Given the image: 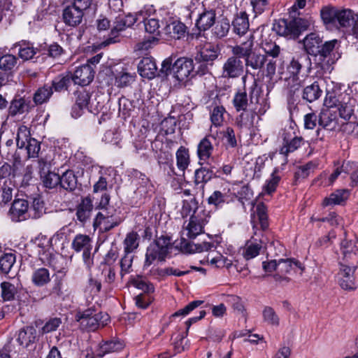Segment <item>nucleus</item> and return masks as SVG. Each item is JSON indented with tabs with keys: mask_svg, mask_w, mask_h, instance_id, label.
I'll return each instance as SVG.
<instances>
[{
	"mask_svg": "<svg viewBox=\"0 0 358 358\" xmlns=\"http://www.w3.org/2000/svg\"><path fill=\"white\" fill-rule=\"evenodd\" d=\"M154 11L155 9L153 8L152 6H145L143 10H140L138 13V17L139 16L143 17L145 29L146 32L158 35L160 32V25L159 20L155 18L145 17L146 15H150V14Z\"/></svg>",
	"mask_w": 358,
	"mask_h": 358,
	"instance_id": "nucleus-18",
	"label": "nucleus"
},
{
	"mask_svg": "<svg viewBox=\"0 0 358 358\" xmlns=\"http://www.w3.org/2000/svg\"><path fill=\"white\" fill-rule=\"evenodd\" d=\"M256 115L261 116L262 115L258 112H256V109L253 108L251 110H245L236 117V124L241 129H249L253 126L254 120Z\"/></svg>",
	"mask_w": 358,
	"mask_h": 358,
	"instance_id": "nucleus-28",
	"label": "nucleus"
},
{
	"mask_svg": "<svg viewBox=\"0 0 358 358\" xmlns=\"http://www.w3.org/2000/svg\"><path fill=\"white\" fill-rule=\"evenodd\" d=\"M336 43L337 40H332L323 43L322 38L316 32L308 34L303 39V48L306 52L313 56H319L322 61L330 55Z\"/></svg>",
	"mask_w": 358,
	"mask_h": 358,
	"instance_id": "nucleus-2",
	"label": "nucleus"
},
{
	"mask_svg": "<svg viewBox=\"0 0 358 358\" xmlns=\"http://www.w3.org/2000/svg\"><path fill=\"white\" fill-rule=\"evenodd\" d=\"M233 31L238 36L244 35L249 29V20L248 15L241 12L234 17L232 21Z\"/></svg>",
	"mask_w": 358,
	"mask_h": 358,
	"instance_id": "nucleus-30",
	"label": "nucleus"
},
{
	"mask_svg": "<svg viewBox=\"0 0 358 358\" xmlns=\"http://www.w3.org/2000/svg\"><path fill=\"white\" fill-rule=\"evenodd\" d=\"M354 101H341L337 107L339 115L345 120H349L354 113Z\"/></svg>",
	"mask_w": 358,
	"mask_h": 358,
	"instance_id": "nucleus-54",
	"label": "nucleus"
},
{
	"mask_svg": "<svg viewBox=\"0 0 358 358\" xmlns=\"http://www.w3.org/2000/svg\"><path fill=\"white\" fill-rule=\"evenodd\" d=\"M322 94L318 83L314 82L313 84L308 85L303 90L302 98L308 102H313L318 99Z\"/></svg>",
	"mask_w": 358,
	"mask_h": 358,
	"instance_id": "nucleus-35",
	"label": "nucleus"
},
{
	"mask_svg": "<svg viewBox=\"0 0 358 358\" xmlns=\"http://www.w3.org/2000/svg\"><path fill=\"white\" fill-rule=\"evenodd\" d=\"M278 169L275 168L271 176V178L266 181L264 185V189L267 194H270L274 192L276 189V187L280 180V176H278Z\"/></svg>",
	"mask_w": 358,
	"mask_h": 358,
	"instance_id": "nucleus-63",
	"label": "nucleus"
},
{
	"mask_svg": "<svg viewBox=\"0 0 358 358\" xmlns=\"http://www.w3.org/2000/svg\"><path fill=\"white\" fill-rule=\"evenodd\" d=\"M215 173L211 169L207 167H201L194 172V182L196 185H201V188L203 189L204 185L210 181Z\"/></svg>",
	"mask_w": 358,
	"mask_h": 358,
	"instance_id": "nucleus-32",
	"label": "nucleus"
},
{
	"mask_svg": "<svg viewBox=\"0 0 358 358\" xmlns=\"http://www.w3.org/2000/svg\"><path fill=\"white\" fill-rule=\"evenodd\" d=\"M85 108H87L90 110L92 108V103L91 102L90 94L85 91H80L76 94V104L72 109V116L78 117L81 115L80 112H76L77 108L83 110Z\"/></svg>",
	"mask_w": 358,
	"mask_h": 358,
	"instance_id": "nucleus-24",
	"label": "nucleus"
},
{
	"mask_svg": "<svg viewBox=\"0 0 358 358\" xmlns=\"http://www.w3.org/2000/svg\"><path fill=\"white\" fill-rule=\"evenodd\" d=\"M317 167V164L313 162H308L304 165L299 167L295 173V177L296 178H305L308 177L310 173H313Z\"/></svg>",
	"mask_w": 358,
	"mask_h": 358,
	"instance_id": "nucleus-62",
	"label": "nucleus"
},
{
	"mask_svg": "<svg viewBox=\"0 0 358 358\" xmlns=\"http://www.w3.org/2000/svg\"><path fill=\"white\" fill-rule=\"evenodd\" d=\"M310 25V22L308 20L301 17L281 19L274 24L273 29L280 36L294 39L302 31L307 30Z\"/></svg>",
	"mask_w": 358,
	"mask_h": 358,
	"instance_id": "nucleus-3",
	"label": "nucleus"
},
{
	"mask_svg": "<svg viewBox=\"0 0 358 358\" xmlns=\"http://www.w3.org/2000/svg\"><path fill=\"white\" fill-rule=\"evenodd\" d=\"M216 14L215 10H205L199 15L196 26L199 31H206L215 23Z\"/></svg>",
	"mask_w": 358,
	"mask_h": 358,
	"instance_id": "nucleus-27",
	"label": "nucleus"
},
{
	"mask_svg": "<svg viewBox=\"0 0 358 358\" xmlns=\"http://www.w3.org/2000/svg\"><path fill=\"white\" fill-rule=\"evenodd\" d=\"M50 280V272L45 268H40L35 270L31 275L32 282L38 287H42Z\"/></svg>",
	"mask_w": 358,
	"mask_h": 358,
	"instance_id": "nucleus-41",
	"label": "nucleus"
},
{
	"mask_svg": "<svg viewBox=\"0 0 358 358\" xmlns=\"http://www.w3.org/2000/svg\"><path fill=\"white\" fill-rule=\"evenodd\" d=\"M341 248L345 262H348L352 257H355V260L358 259V247L352 241L346 239L343 241Z\"/></svg>",
	"mask_w": 358,
	"mask_h": 358,
	"instance_id": "nucleus-40",
	"label": "nucleus"
},
{
	"mask_svg": "<svg viewBox=\"0 0 358 358\" xmlns=\"http://www.w3.org/2000/svg\"><path fill=\"white\" fill-rule=\"evenodd\" d=\"M124 252L125 253H131L138 246V235L136 232L129 233L124 241Z\"/></svg>",
	"mask_w": 358,
	"mask_h": 358,
	"instance_id": "nucleus-58",
	"label": "nucleus"
},
{
	"mask_svg": "<svg viewBox=\"0 0 358 358\" xmlns=\"http://www.w3.org/2000/svg\"><path fill=\"white\" fill-rule=\"evenodd\" d=\"M165 35L174 39H180L185 36L187 31L186 26L179 21H173L163 29Z\"/></svg>",
	"mask_w": 358,
	"mask_h": 358,
	"instance_id": "nucleus-25",
	"label": "nucleus"
},
{
	"mask_svg": "<svg viewBox=\"0 0 358 358\" xmlns=\"http://www.w3.org/2000/svg\"><path fill=\"white\" fill-rule=\"evenodd\" d=\"M255 213L262 229L266 230L268 227L266 206L263 203H259L256 206Z\"/></svg>",
	"mask_w": 358,
	"mask_h": 358,
	"instance_id": "nucleus-55",
	"label": "nucleus"
},
{
	"mask_svg": "<svg viewBox=\"0 0 358 358\" xmlns=\"http://www.w3.org/2000/svg\"><path fill=\"white\" fill-rule=\"evenodd\" d=\"M124 348V344L119 340H110L100 343L96 350L98 357H102L104 355L119 352Z\"/></svg>",
	"mask_w": 358,
	"mask_h": 358,
	"instance_id": "nucleus-23",
	"label": "nucleus"
},
{
	"mask_svg": "<svg viewBox=\"0 0 358 358\" xmlns=\"http://www.w3.org/2000/svg\"><path fill=\"white\" fill-rule=\"evenodd\" d=\"M181 248L187 252H201L203 251L212 250L215 248L213 243L203 242L202 243H194L183 241L180 243Z\"/></svg>",
	"mask_w": 358,
	"mask_h": 358,
	"instance_id": "nucleus-29",
	"label": "nucleus"
},
{
	"mask_svg": "<svg viewBox=\"0 0 358 358\" xmlns=\"http://www.w3.org/2000/svg\"><path fill=\"white\" fill-rule=\"evenodd\" d=\"M94 71L89 64L78 67L73 74H71V80L76 85L85 86L89 85L94 78Z\"/></svg>",
	"mask_w": 358,
	"mask_h": 358,
	"instance_id": "nucleus-15",
	"label": "nucleus"
},
{
	"mask_svg": "<svg viewBox=\"0 0 358 358\" xmlns=\"http://www.w3.org/2000/svg\"><path fill=\"white\" fill-rule=\"evenodd\" d=\"M53 93L52 87L45 85L39 87L34 94L33 100L36 105H41L49 101Z\"/></svg>",
	"mask_w": 358,
	"mask_h": 358,
	"instance_id": "nucleus-36",
	"label": "nucleus"
},
{
	"mask_svg": "<svg viewBox=\"0 0 358 358\" xmlns=\"http://www.w3.org/2000/svg\"><path fill=\"white\" fill-rule=\"evenodd\" d=\"M213 150V146L208 136L204 137L199 143L197 154L200 160L206 161L210 158Z\"/></svg>",
	"mask_w": 358,
	"mask_h": 358,
	"instance_id": "nucleus-37",
	"label": "nucleus"
},
{
	"mask_svg": "<svg viewBox=\"0 0 358 358\" xmlns=\"http://www.w3.org/2000/svg\"><path fill=\"white\" fill-rule=\"evenodd\" d=\"M242 57L233 54L223 63L222 77L224 78H237L244 72V64Z\"/></svg>",
	"mask_w": 358,
	"mask_h": 358,
	"instance_id": "nucleus-10",
	"label": "nucleus"
},
{
	"mask_svg": "<svg viewBox=\"0 0 358 358\" xmlns=\"http://www.w3.org/2000/svg\"><path fill=\"white\" fill-rule=\"evenodd\" d=\"M131 281L134 287L143 290L145 293H152L155 291L153 285L142 276L134 277Z\"/></svg>",
	"mask_w": 358,
	"mask_h": 358,
	"instance_id": "nucleus-59",
	"label": "nucleus"
},
{
	"mask_svg": "<svg viewBox=\"0 0 358 358\" xmlns=\"http://www.w3.org/2000/svg\"><path fill=\"white\" fill-rule=\"evenodd\" d=\"M303 59H306V55H296L292 58L286 66V71H281L280 78L287 82V87L291 92H294L301 86V80L299 74L302 69Z\"/></svg>",
	"mask_w": 358,
	"mask_h": 358,
	"instance_id": "nucleus-6",
	"label": "nucleus"
},
{
	"mask_svg": "<svg viewBox=\"0 0 358 358\" xmlns=\"http://www.w3.org/2000/svg\"><path fill=\"white\" fill-rule=\"evenodd\" d=\"M204 220L196 215H192L189 222L184 227L183 234L189 238H195L203 232Z\"/></svg>",
	"mask_w": 358,
	"mask_h": 358,
	"instance_id": "nucleus-20",
	"label": "nucleus"
},
{
	"mask_svg": "<svg viewBox=\"0 0 358 358\" xmlns=\"http://www.w3.org/2000/svg\"><path fill=\"white\" fill-rule=\"evenodd\" d=\"M28 104L23 98H15L10 102L8 108V113L13 117L18 114H22L27 110Z\"/></svg>",
	"mask_w": 358,
	"mask_h": 358,
	"instance_id": "nucleus-44",
	"label": "nucleus"
},
{
	"mask_svg": "<svg viewBox=\"0 0 358 358\" xmlns=\"http://www.w3.org/2000/svg\"><path fill=\"white\" fill-rule=\"evenodd\" d=\"M36 338L37 332L36 329L32 327H27L20 330L17 341L20 345L27 348L36 342Z\"/></svg>",
	"mask_w": 358,
	"mask_h": 358,
	"instance_id": "nucleus-26",
	"label": "nucleus"
},
{
	"mask_svg": "<svg viewBox=\"0 0 358 358\" xmlns=\"http://www.w3.org/2000/svg\"><path fill=\"white\" fill-rule=\"evenodd\" d=\"M231 52L234 55H238L244 59V67L250 68L252 70L261 71L264 68L267 62V57L255 51L253 36L239 45L232 48Z\"/></svg>",
	"mask_w": 358,
	"mask_h": 358,
	"instance_id": "nucleus-1",
	"label": "nucleus"
},
{
	"mask_svg": "<svg viewBox=\"0 0 358 358\" xmlns=\"http://www.w3.org/2000/svg\"><path fill=\"white\" fill-rule=\"evenodd\" d=\"M28 210L29 203L27 200L21 199H15L8 215L12 221L21 222L30 217Z\"/></svg>",
	"mask_w": 358,
	"mask_h": 358,
	"instance_id": "nucleus-13",
	"label": "nucleus"
},
{
	"mask_svg": "<svg viewBox=\"0 0 358 358\" xmlns=\"http://www.w3.org/2000/svg\"><path fill=\"white\" fill-rule=\"evenodd\" d=\"M357 266L355 265H346L341 264L339 275V284L342 289L346 290H354L356 289L354 273Z\"/></svg>",
	"mask_w": 358,
	"mask_h": 358,
	"instance_id": "nucleus-14",
	"label": "nucleus"
},
{
	"mask_svg": "<svg viewBox=\"0 0 358 358\" xmlns=\"http://www.w3.org/2000/svg\"><path fill=\"white\" fill-rule=\"evenodd\" d=\"M93 210L92 199L90 196L82 198L76 207V217L78 220L85 223L91 217Z\"/></svg>",
	"mask_w": 358,
	"mask_h": 358,
	"instance_id": "nucleus-21",
	"label": "nucleus"
},
{
	"mask_svg": "<svg viewBox=\"0 0 358 358\" xmlns=\"http://www.w3.org/2000/svg\"><path fill=\"white\" fill-rule=\"evenodd\" d=\"M262 314L266 322L273 326L279 325V317L271 307L266 306Z\"/></svg>",
	"mask_w": 358,
	"mask_h": 358,
	"instance_id": "nucleus-64",
	"label": "nucleus"
},
{
	"mask_svg": "<svg viewBox=\"0 0 358 358\" xmlns=\"http://www.w3.org/2000/svg\"><path fill=\"white\" fill-rule=\"evenodd\" d=\"M134 81V76L128 72L122 71L115 75L114 85L119 88L128 87Z\"/></svg>",
	"mask_w": 358,
	"mask_h": 358,
	"instance_id": "nucleus-46",
	"label": "nucleus"
},
{
	"mask_svg": "<svg viewBox=\"0 0 358 358\" xmlns=\"http://www.w3.org/2000/svg\"><path fill=\"white\" fill-rule=\"evenodd\" d=\"M171 249L172 243L169 237L162 236L157 238L147 248L145 266H150L155 259L164 261Z\"/></svg>",
	"mask_w": 358,
	"mask_h": 358,
	"instance_id": "nucleus-5",
	"label": "nucleus"
},
{
	"mask_svg": "<svg viewBox=\"0 0 358 358\" xmlns=\"http://www.w3.org/2000/svg\"><path fill=\"white\" fill-rule=\"evenodd\" d=\"M76 320L80 327L87 331H95L100 327H104L110 320L106 313L96 312V310L89 308L76 315Z\"/></svg>",
	"mask_w": 358,
	"mask_h": 358,
	"instance_id": "nucleus-4",
	"label": "nucleus"
},
{
	"mask_svg": "<svg viewBox=\"0 0 358 358\" xmlns=\"http://www.w3.org/2000/svg\"><path fill=\"white\" fill-rule=\"evenodd\" d=\"M226 112L223 106H215L210 113V121L215 127L222 125L224 121V114Z\"/></svg>",
	"mask_w": 358,
	"mask_h": 358,
	"instance_id": "nucleus-61",
	"label": "nucleus"
},
{
	"mask_svg": "<svg viewBox=\"0 0 358 358\" xmlns=\"http://www.w3.org/2000/svg\"><path fill=\"white\" fill-rule=\"evenodd\" d=\"M349 196V191L347 189H338L330 194L329 197L325 198L323 201L324 206L339 205L346 201Z\"/></svg>",
	"mask_w": 358,
	"mask_h": 358,
	"instance_id": "nucleus-39",
	"label": "nucleus"
},
{
	"mask_svg": "<svg viewBox=\"0 0 358 358\" xmlns=\"http://www.w3.org/2000/svg\"><path fill=\"white\" fill-rule=\"evenodd\" d=\"M92 240L85 234H77L72 241L71 248L76 252H83V259L86 268L90 270L94 264L92 255Z\"/></svg>",
	"mask_w": 358,
	"mask_h": 358,
	"instance_id": "nucleus-7",
	"label": "nucleus"
},
{
	"mask_svg": "<svg viewBox=\"0 0 358 358\" xmlns=\"http://www.w3.org/2000/svg\"><path fill=\"white\" fill-rule=\"evenodd\" d=\"M338 9L333 6H324L320 10V15L326 25H336Z\"/></svg>",
	"mask_w": 358,
	"mask_h": 358,
	"instance_id": "nucleus-38",
	"label": "nucleus"
},
{
	"mask_svg": "<svg viewBox=\"0 0 358 358\" xmlns=\"http://www.w3.org/2000/svg\"><path fill=\"white\" fill-rule=\"evenodd\" d=\"M232 103L236 111H245L248 106L247 92L245 90L238 91L234 96Z\"/></svg>",
	"mask_w": 358,
	"mask_h": 358,
	"instance_id": "nucleus-45",
	"label": "nucleus"
},
{
	"mask_svg": "<svg viewBox=\"0 0 358 358\" xmlns=\"http://www.w3.org/2000/svg\"><path fill=\"white\" fill-rule=\"evenodd\" d=\"M137 20L138 13L136 15L129 13L126 15H119L117 17L108 38L101 43V45L107 46L111 43H116V38L119 36V33L134 25Z\"/></svg>",
	"mask_w": 358,
	"mask_h": 358,
	"instance_id": "nucleus-8",
	"label": "nucleus"
},
{
	"mask_svg": "<svg viewBox=\"0 0 358 358\" xmlns=\"http://www.w3.org/2000/svg\"><path fill=\"white\" fill-rule=\"evenodd\" d=\"M318 123L323 129L329 131H334L338 127L336 114L331 109H323L320 112Z\"/></svg>",
	"mask_w": 358,
	"mask_h": 358,
	"instance_id": "nucleus-19",
	"label": "nucleus"
},
{
	"mask_svg": "<svg viewBox=\"0 0 358 358\" xmlns=\"http://www.w3.org/2000/svg\"><path fill=\"white\" fill-rule=\"evenodd\" d=\"M71 78V73L69 72L58 76L52 80L51 85L52 90L54 89L56 92L67 90L72 83Z\"/></svg>",
	"mask_w": 358,
	"mask_h": 358,
	"instance_id": "nucleus-42",
	"label": "nucleus"
},
{
	"mask_svg": "<svg viewBox=\"0 0 358 358\" xmlns=\"http://www.w3.org/2000/svg\"><path fill=\"white\" fill-rule=\"evenodd\" d=\"M302 141L303 138L301 137L296 136L283 143L280 150V154L287 155L288 153L295 151L301 146Z\"/></svg>",
	"mask_w": 358,
	"mask_h": 358,
	"instance_id": "nucleus-56",
	"label": "nucleus"
},
{
	"mask_svg": "<svg viewBox=\"0 0 358 358\" xmlns=\"http://www.w3.org/2000/svg\"><path fill=\"white\" fill-rule=\"evenodd\" d=\"M352 11L350 9L339 10L337 14L336 25V27H349L355 23Z\"/></svg>",
	"mask_w": 358,
	"mask_h": 358,
	"instance_id": "nucleus-31",
	"label": "nucleus"
},
{
	"mask_svg": "<svg viewBox=\"0 0 358 358\" xmlns=\"http://www.w3.org/2000/svg\"><path fill=\"white\" fill-rule=\"evenodd\" d=\"M153 192V186L150 183L149 179L145 176H143L141 178V182L138 183V187L134 193L137 196L140 198L146 197L147 196H150L151 193Z\"/></svg>",
	"mask_w": 358,
	"mask_h": 358,
	"instance_id": "nucleus-49",
	"label": "nucleus"
},
{
	"mask_svg": "<svg viewBox=\"0 0 358 358\" xmlns=\"http://www.w3.org/2000/svg\"><path fill=\"white\" fill-rule=\"evenodd\" d=\"M15 46H20L18 55L23 60L31 59L37 52V48H34L29 43H19Z\"/></svg>",
	"mask_w": 358,
	"mask_h": 358,
	"instance_id": "nucleus-51",
	"label": "nucleus"
},
{
	"mask_svg": "<svg viewBox=\"0 0 358 358\" xmlns=\"http://www.w3.org/2000/svg\"><path fill=\"white\" fill-rule=\"evenodd\" d=\"M220 55V50L217 45L210 43H207L200 48L196 56V61H203L210 62V65H213V62Z\"/></svg>",
	"mask_w": 358,
	"mask_h": 358,
	"instance_id": "nucleus-17",
	"label": "nucleus"
},
{
	"mask_svg": "<svg viewBox=\"0 0 358 358\" xmlns=\"http://www.w3.org/2000/svg\"><path fill=\"white\" fill-rule=\"evenodd\" d=\"M250 101L260 115H264L269 108L270 105L268 99L264 97V92L261 86L256 81L249 88Z\"/></svg>",
	"mask_w": 358,
	"mask_h": 358,
	"instance_id": "nucleus-9",
	"label": "nucleus"
},
{
	"mask_svg": "<svg viewBox=\"0 0 358 358\" xmlns=\"http://www.w3.org/2000/svg\"><path fill=\"white\" fill-rule=\"evenodd\" d=\"M177 166L182 172L187 168L189 164V152L187 148L180 146L176 152Z\"/></svg>",
	"mask_w": 358,
	"mask_h": 358,
	"instance_id": "nucleus-47",
	"label": "nucleus"
},
{
	"mask_svg": "<svg viewBox=\"0 0 358 358\" xmlns=\"http://www.w3.org/2000/svg\"><path fill=\"white\" fill-rule=\"evenodd\" d=\"M231 25L227 19L223 18L218 21L213 29V34L217 38H223L227 36Z\"/></svg>",
	"mask_w": 358,
	"mask_h": 358,
	"instance_id": "nucleus-57",
	"label": "nucleus"
},
{
	"mask_svg": "<svg viewBox=\"0 0 358 358\" xmlns=\"http://www.w3.org/2000/svg\"><path fill=\"white\" fill-rule=\"evenodd\" d=\"M193 59L188 57H180L173 64V76L180 82L188 78L194 72Z\"/></svg>",
	"mask_w": 358,
	"mask_h": 358,
	"instance_id": "nucleus-12",
	"label": "nucleus"
},
{
	"mask_svg": "<svg viewBox=\"0 0 358 358\" xmlns=\"http://www.w3.org/2000/svg\"><path fill=\"white\" fill-rule=\"evenodd\" d=\"M43 185L46 188L53 189L59 185L60 176L53 171L47 172L41 176Z\"/></svg>",
	"mask_w": 358,
	"mask_h": 358,
	"instance_id": "nucleus-53",
	"label": "nucleus"
},
{
	"mask_svg": "<svg viewBox=\"0 0 358 358\" xmlns=\"http://www.w3.org/2000/svg\"><path fill=\"white\" fill-rule=\"evenodd\" d=\"M266 244L267 238L262 232L255 231L254 236L247 241L245 245L243 252V257L248 260L255 258L259 254L262 246H266Z\"/></svg>",
	"mask_w": 358,
	"mask_h": 358,
	"instance_id": "nucleus-11",
	"label": "nucleus"
},
{
	"mask_svg": "<svg viewBox=\"0 0 358 358\" xmlns=\"http://www.w3.org/2000/svg\"><path fill=\"white\" fill-rule=\"evenodd\" d=\"M1 297L3 301L14 300L15 294L17 293L18 287L10 282H3L1 283Z\"/></svg>",
	"mask_w": 358,
	"mask_h": 358,
	"instance_id": "nucleus-48",
	"label": "nucleus"
},
{
	"mask_svg": "<svg viewBox=\"0 0 358 358\" xmlns=\"http://www.w3.org/2000/svg\"><path fill=\"white\" fill-rule=\"evenodd\" d=\"M354 162H344L341 166L336 167L333 173L325 180L324 185H331L342 173L349 174L352 170Z\"/></svg>",
	"mask_w": 358,
	"mask_h": 358,
	"instance_id": "nucleus-33",
	"label": "nucleus"
},
{
	"mask_svg": "<svg viewBox=\"0 0 358 358\" xmlns=\"http://www.w3.org/2000/svg\"><path fill=\"white\" fill-rule=\"evenodd\" d=\"M16 257L13 253H5L0 257V271L2 273L8 274L14 264L15 263Z\"/></svg>",
	"mask_w": 358,
	"mask_h": 358,
	"instance_id": "nucleus-50",
	"label": "nucleus"
},
{
	"mask_svg": "<svg viewBox=\"0 0 358 358\" xmlns=\"http://www.w3.org/2000/svg\"><path fill=\"white\" fill-rule=\"evenodd\" d=\"M60 187L67 191H73L77 187V177L76 176L74 172L71 170L65 171L62 176H60Z\"/></svg>",
	"mask_w": 358,
	"mask_h": 358,
	"instance_id": "nucleus-34",
	"label": "nucleus"
},
{
	"mask_svg": "<svg viewBox=\"0 0 358 358\" xmlns=\"http://www.w3.org/2000/svg\"><path fill=\"white\" fill-rule=\"evenodd\" d=\"M294 267H297L301 271H303L304 269L301 264L298 261L292 259H280L278 260V272L282 274L289 273Z\"/></svg>",
	"mask_w": 358,
	"mask_h": 358,
	"instance_id": "nucleus-43",
	"label": "nucleus"
},
{
	"mask_svg": "<svg viewBox=\"0 0 358 358\" xmlns=\"http://www.w3.org/2000/svg\"><path fill=\"white\" fill-rule=\"evenodd\" d=\"M84 12L71 6H66L62 13V18L65 24L69 27H77L83 20Z\"/></svg>",
	"mask_w": 358,
	"mask_h": 358,
	"instance_id": "nucleus-16",
	"label": "nucleus"
},
{
	"mask_svg": "<svg viewBox=\"0 0 358 358\" xmlns=\"http://www.w3.org/2000/svg\"><path fill=\"white\" fill-rule=\"evenodd\" d=\"M17 59L15 56L7 54L0 57V69L8 71L13 70L17 65Z\"/></svg>",
	"mask_w": 358,
	"mask_h": 358,
	"instance_id": "nucleus-60",
	"label": "nucleus"
},
{
	"mask_svg": "<svg viewBox=\"0 0 358 358\" xmlns=\"http://www.w3.org/2000/svg\"><path fill=\"white\" fill-rule=\"evenodd\" d=\"M157 65L152 57H143L138 64V71L143 78H153L157 73Z\"/></svg>",
	"mask_w": 358,
	"mask_h": 358,
	"instance_id": "nucleus-22",
	"label": "nucleus"
},
{
	"mask_svg": "<svg viewBox=\"0 0 358 358\" xmlns=\"http://www.w3.org/2000/svg\"><path fill=\"white\" fill-rule=\"evenodd\" d=\"M30 136V131L28 127L24 125H20L17 129L16 143L17 146L19 148H23L25 147L26 143L32 139Z\"/></svg>",
	"mask_w": 358,
	"mask_h": 358,
	"instance_id": "nucleus-52",
	"label": "nucleus"
}]
</instances>
